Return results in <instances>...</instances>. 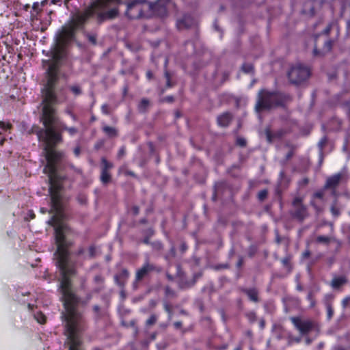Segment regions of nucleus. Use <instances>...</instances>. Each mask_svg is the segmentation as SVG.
<instances>
[{"instance_id":"79ce46f5","label":"nucleus","mask_w":350,"mask_h":350,"mask_svg":"<svg viewBox=\"0 0 350 350\" xmlns=\"http://www.w3.org/2000/svg\"><path fill=\"white\" fill-rule=\"evenodd\" d=\"M165 295L167 297H173L176 296L175 292L169 286L165 287Z\"/></svg>"},{"instance_id":"ddd939ff","label":"nucleus","mask_w":350,"mask_h":350,"mask_svg":"<svg viewBox=\"0 0 350 350\" xmlns=\"http://www.w3.org/2000/svg\"><path fill=\"white\" fill-rule=\"evenodd\" d=\"M113 164L109 162L105 158H102L100 181L103 184H107L111 181V176L109 173V171L113 167Z\"/></svg>"},{"instance_id":"09e8293b","label":"nucleus","mask_w":350,"mask_h":350,"mask_svg":"<svg viewBox=\"0 0 350 350\" xmlns=\"http://www.w3.org/2000/svg\"><path fill=\"white\" fill-rule=\"evenodd\" d=\"M267 190H262L258 194V197L260 200H264L267 198Z\"/></svg>"},{"instance_id":"6e6552de","label":"nucleus","mask_w":350,"mask_h":350,"mask_svg":"<svg viewBox=\"0 0 350 350\" xmlns=\"http://www.w3.org/2000/svg\"><path fill=\"white\" fill-rule=\"evenodd\" d=\"M289 215L293 219L300 223H302L309 217L310 213L308 207L304 204L301 197L296 196L294 198L291 202Z\"/></svg>"},{"instance_id":"ea45409f","label":"nucleus","mask_w":350,"mask_h":350,"mask_svg":"<svg viewBox=\"0 0 350 350\" xmlns=\"http://www.w3.org/2000/svg\"><path fill=\"white\" fill-rule=\"evenodd\" d=\"M246 317H247V319L250 321V322H251V323H254L256 320V315L254 312L252 311V312H247L246 314Z\"/></svg>"},{"instance_id":"6ab92c4d","label":"nucleus","mask_w":350,"mask_h":350,"mask_svg":"<svg viewBox=\"0 0 350 350\" xmlns=\"http://www.w3.org/2000/svg\"><path fill=\"white\" fill-rule=\"evenodd\" d=\"M129 273L127 269H122L118 274L114 276L116 283L120 287L125 285V283L129 278Z\"/></svg>"},{"instance_id":"f03ea898","label":"nucleus","mask_w":350,"mask_h":350,"mask_svg":"<svg viewBox=\"0 0 350 350\" xmlns=\"http://www.w3.org/2000/svg\"><path fill=\"white\" fill-rule=\"evenodd\" d=\"M44 128L38 129L36 135L39 140L44 142V154L46 161L43 172L48 176L49 184V192L51 196V209L49 213L53 216L47 223L54 221L65 220L66 214L64 212L59 193L60 185L56 182L57 164L64 157V152L57 151L54 148L63 141L62 133L56 131L52 124L57 122L55 110L53 107H42L40 117Z\"/></svg>"},{"instance_id":"e2e57ef3","label":"nucleus","mask_w":350,"mask_h":350,"mask_svg":"<svg viewBox=\"0 0 350 350\" xmlns=\"http://www.w3.org/2000/svg\"><path fill=\"white\" fill-rule=\"evenodd\" d=\"M310 256V252L309 250H306L303 254L302 256L304 258H308Z\"/></svg>"},{"instance_id":"13d9d810","label":"nucleus","mask_w":350,"mask_h":350,"mask_svg":"<svg viewBox=\"0 0 350 350\" xmlns=\"http://www.w3.org/2000/svg\"><path fill=\"white\" fill-rule=\"evenodd\" d=\"M164 309L170 314V316H171L172 309H171V306L168 304H164Z\"/></svg>"},{"instance_id":"8fccbe9b","label":"nucleus","mask_w":350,"mask_h":350,"mask_svg":"<svg viewBox=\"0 0 350 350\" xmlns=\"http://www.w3.org/2000/svg\"><path fill=\"white\" fill-rule=\"evenodd\" d=\"M332 27V23H331L328 24V25L323 31V33L325 34V35H329L331 31Z\"/></svg>"},{"instance_id":"7c9ffc66","label":"nucleus","mask_w":350,"mask_h":350,"mask_svg":"<svg viewBox=\"0 0 350 350\" xmlns=\"http://www.w3.org/2000/svg\"><path fill=\"white\" fill-rule=\"evenodd\" d=\"M153 250L156 252H161L163 250V245L160 241H154L150 243Z\"/></svg>"},{"instance_id":"bf43d9fd","label":"nucleus","mask_w":350,"mask_h":350,"mask_svg":"<svg viewBox=\"0 0 350 350\" xmlns=\"http://www.w3.org/2000/svg\"><path fill=\"white\" fill-rule=\"evenodd\" d=\"M69 167H70V169H72L75 172L77 173V174H81V170L79 169V168H77L76 167H75L72 164H70L69 165Z\"/></svg>"},{"instance_id":"f3484780","label":"nucleus","mask_w":350,"mask_h":350,"mask_svg":"<svg viewBox=\"0 0 350 350\" xmlns=\"http://www.w3.org/2000/svg\"><path fill=\"white\" fill-rule=\"evenodd\" d=\"M194 23L193 18L190 15H185L182 18L177 21V27L183 29L190 27Z\"/></svg>"},{"instance_id":"473e14b6","label":"nucleus","mask_w":350,"mask_h":350,"mask_svg":"<svg viewBox=\"0 0 350 350\" xmlns=\"http://www.w3.org/2000/svg\"><path fill=\"white\" fill-rule=\"evenodd\" d=\"M310 204L315 210L317 215L320 214L323 211V208L317 204L314 199L310 200Z\"/></svg>"},{"instance_id":"680f3d73","label":"nucleus","mask_w":350,"mask_h":350,"mask_svg":"<svg viewBox=\"0 0 350 350\" xmlns=\"http://www.w3.org/2000/svg\"><path fill=\"white\" fill-rule=\"evenodd\" d=\"M132 211H133V213L135 215H137L139 214V208L138 206H133L132 208Z\"/></svg>"},{"instance_id":"9d476101","label":"nucleus","mask_w":350,"mask_h":350,"mask_svg":"<svg viewBox=\"0 0 350 350\" xmlns=\"http://www.w3.org/2000/svg\"><path fill=\"white\" fill-rule=\"evenodd\" d=\"M154 271L159 272L160 269L157 267L154 263H150L149 257L147 256L143 265L136 271L135 281L139 282L142 280L150 273Z\"/></svg>"},{"instance_id":"20e7f679","label":"nucleus","mask_w":350,"mask_h":350,"mask_svg":"<svg viewBox=\"0 0 350 350\" xmlns=\"http://www.w3.org/2000/svg\"><path fill=\"white\" fill-rule=\"evenodd\" d=\"M63 55L62 49L57 46L52 52L53 62L46 70V81L42 89L41 105L52 107V104H59L66 100L67 97L62 88H57L58 81V63Z\"/></svg>"},{"instance_id":"f257e3e1","label":"nucleus","mask_w":350,"mask_h":350,"mask_svg":"<svg viewBox=\"0 0 350 350\" xmlns=\"http://www.w3.org/2000/svg\"><path fill=\"white\" fill-rule=\"evenodd\" d=\"M54 227L55 239L57 250V265L59 267L62 280L59 288L64 299L65 312L62 317L66 321V335L68 338L79 336L81 333L86 328L85 321L82 314L76 308L78 300L71 289V283L69 275L74 273L72 268L68 266L69 252L68 249L72 245L73 242L66 239L71 229L65 222V220L54 221L48 223Z\"/></svg>"},{"instance_id":"a19ab883","label":"nucleus","mask_w":350,"mask_h":350,"mask_svg":"<svg viewBox=\"0 0 350 350\" xmlns=\"http://www.w3.org/2000/svg\"><path fill=\"white\" fill-rule=\"evenodd\" d=\"M94 281L97 284H103L105 279L101 275H96L94 278Z\"/></svg>"},{"instance_id":"de8ad7c7","label":"nucleus","mask_w":350,"mask_h":350,"mask_svg":"<svg viewBox=\"0 0 350 350\" xmlns=\"http://www.w3.org/2000/svg\"><path fill=\"white\" fill-rule=\"evenodd\" d=\"M87 38L92 44L94 45L96 44V36L95 35L88 33Z\"/></svg>"},{"instance_id":"774afa93","label":"nucleus","mask_w":350,"mask_h":350,"mask_svg":"<svg viewBox=\"0 0 350 350\" xmlns=\"http://www.w3.org/2000/svg\"><path fill=\"white\" fill-rule=\"evenodd\" d=\"M293 150H291V151H289V152L287 153V154H286V159L287 160H288V159H290L293 157Z\"/></svg>"},{"instance_id":"c756f323","label":"nucleus","mask_w":350,"mask_h":350,"mask_svg":"<svg viewBox=\"0 0 350 350\" xmlns=\"http://www.w3.org/2000/svg\"><path fill=\"white\" fill-rule=\"evenodd\" d=\"M164 77L166 79V87L172 88L173 84L171 82L172 74L167 70H164Z\"/></svg>"},{"instance_id":"423d86ee","label":"nucleus","mask_w":350,"mask_h":350,"mask_svg":"<svg viewBox=\"0 0 350 350\" xmlns=\"http://www.w3.org/2000/svg\"><path fill=\"white\" fill-rule=\"evenodd\" d=\"M291 100V97L288 95L262 90L258 92L255 109L258 112L262 110H269L277 107L283 106L285 103Z\"/></svg>"},{"instance_id":"49530a36","label":"nucleus","mask_w":350,"mask_h":350,"mask_svg":"<svg viewBox=\"0 0 350 350\" xmlns=\"http://www.w3.org/2000/svg\"><path fill=\"white\" fill-rule=\"evenodd\" d=\"M323 196H324V193L323 191H317L315 192L313 196H312V199H314L315 200L316 198H319V199H321L322 200L323 198Z\"/></svg>"},{"instance_id":"0eeeda50","label":"nucleus","mask_w":350,"mask_h":350,"mask_svg":"<svg viewBox=\"0 0 350 350\" xmlns=\"http://www.w3.org/2000/svg\"><path fill=\"white\" fill-rule=\"evenodd\" d=\"M310 75V68L301 63L293 64L287 72V77L290 83L297 86L306 82Z\"/></svg>"},{"instance_id":"603ef678","label":"nucleus","mask_w":350,"mask_h":350,"mask_svg":"<svg viewBox=\"0 0 350 350\" xmlns=\"http://www.w3.org/2000/svg\"><path fill=\"white\" fill-rule=\"evenodd\" d=\"M101 111L104 114H106V115L109 114V111L108 105L107 104L103 105L101 107Z\"/></svg>"},{"instance_id":"39448f33","label":"nucleus","mask_w":350,"mask_h":350,"mask_svg":"<svg viewBox=\"0 0 350 350\" xmlns=\"http://www.w3.org/2000/svg\"><path fill=\"white\" fill-rule=\"evenodd\" d=\"M106 0H95L81 12L76 13L68 27L64 28L61 33V40L62 42H67L71 40L75 35L77 29L83 27L85 23L94 14L97 18L98 8L103 7Z\"/></svg>"},{"instance_id":"a878e982","label":"nucleus","mask_w":350,"mask_h":350,"mask_svg":"<svg viewBox=\"0 0 350 350\" xmlns=\"http://www.w3.org/2000/svg\"><path fill=\"white\" fill-rule=\"evenodd\" d=\"M96 254H97L96 247L95 245H92L89 247L88 250V254H86V256H84L83 259L87 260V259L94 258L96 256Z\"/></svg>"},{"instance_id":"4468645a","label":"nucleus","mask_w":350,"mask_h":350,"mask_svg":"<svg viewBox=\"0 0 350 350\" xmlns=\"http://www.w3.org/2000/svg\"><path fill=\"white\" fill-rule=\"evenodd\" d=\"M286 131L284 129H280L274 133H271L269 128H267L265 130L267 141L269 143H272L275 139L282 138L285 134Z\"/></svg>"},{"instance_id":"37998d69","label":"nucleus","mask_w":350,"mask_h":350,"mask_svg":"<svg viewBox=\"0 0 350 350\" xmlns=\"http://www.w3.org/2000/svg\"><path fill=\"white\" fill-rule=\"evenodd\" d=\"M327 142V138L325 136L323 137L320 139V141L318 143V146H319V148L321 149V150H322L323 149V148L326 145Z\"/></svg>"},{"instance_id":"dca6fc26","label":"nucleus","mask_w":350,"mask_h":350,"mask_svg":"<svg viewBox=\"0 0 350 350\" xmlns=\"http://www.w3.org/2000/svg\"><path fill=\"white\" fill-rule=\"evenodd\" d=\"M68 350H83L81 346L82 342L81 337L75 336L67 338Z\"/></svg>"},{"instance_id":"412c9836","label":"nucleus","mask_w":350,"mask_h":350,"mask_svg":"<svg viewBox=\"0 0 350 350\" xmlns=\"http://www.w3.org/2000/svg\"><path fill=\"white\" fill-rule=\"evenodd\" d=\"M232 119V116L229 112H225L217 117V121L219 126L227 127Z\"/></svg>"},{"instance_id":"69168bd1","label":"nucleus","mask_w":350,"mask_h":350,"mask_svg":"<svg viewBox=\"0 0 350 350\" xmlns=\"http://www.w3.org/2000/svg\"><path fill=\"white\" fill-rule=\"evenodd\" d=\"M243 258L242 257H239V259L237 263V267H241L243 265Z\"/></svg>"},{"instance_id":"9b49d317","label":"nucleus","mask_w":350,"mask_h":350,"mask_svg":"<svg viewBox=\"0 0 350 350\" xmlns=\"http://www.w3.org/2000/svg\"><path fill=\"white\" fill-rule=\"evenodd\" d=\"M170 2V0H157V2L152 3L151 10H148L150 16L152 15H157L161 17H163L167 15V6Z\"/></svg>"},{"instance_id":"e433bc0d","label":"nucleus","mask_w":350,"mask_h":350,"mask_svg":"<svg viewBox=\"0 0 350 350\" xmlns=\"http://www.w3.org/2000/svg\"><path fill=\"white\" fill-rule=\"evenodd\" d=\"M35 319L41 324L46 322V317L42 312H38L35 315Z\"/></svg>"},{"instance_id":"5fc2aeb1","label":"nucleus","mask_w":350,"mask_h":350,"mask_svg":"<svg viewBox=\"0 0 350 350\" xmlns=\"http://www.w3.org/2000/svg\"><path fill=\"white\" fill-rule=\"evenodd\" d=\"M125 153H126L125 147L122 146L120 148V150L118 151V157L119 158H121L125 154Z\"/></svg>"},{"instance_id":"864d4df0","label":"nucleus","mask_w":350,"mask_h":350,"mask_svg":"<svg viewBox=\"0 0 350 350\" xmlns=\"http://www.w3.org/2000/svg\"><path fill=\"white\" fill-rule=\"evenodd\" d=\"M174 96H167L163 98L161 100V102L172 103V102H174Z\"/></svg>"},{"instance_id":"1a4fd4ad","label":"nucleus","mask_w":350,"mask_h":350,"mask_svg":"<svg viewBox=\"0 0 350 350\" xmlns=\"http://www.w3.org/2000/svg\"><path fill=\"white\" fill-rule=\"evenodd\" d=\"M291 321L295 327L299 332L301 335L308 334L316 327L314 321L309 319H302L300 317H291Z\"/></svg>"},{"instance_id":"3c124183","label":"nucleus","mask_w":350,"mask_h":350,"mask_svg":"<svg viewBox=\"0 0 350 350\" xmlns=\"http://www.w3.org/2000/svg\"><path fill=\"white\" fill-rule=\"evenodd\" d=\"M350 301V297H347L344 298L342 301V306L344 308H347V305Z\"/></svg>"},{"instance_id":"2f4dec72","label":"nucleus","mask_w":350,"mask_h":350,"mask_svg":"<svg viewBox=\"0 0 350 350\" xmlns=\"http://www.w3.org/2000/svg\"><path fill=\"white\" fill-rule=\"evenodd\" d=\"M69 88L75 96H79L82 94L81 88L79 85H71Z\"/></svg>"},{"instance_id":"f8f14e48","label":"nucleus","mask_w":350,"mask_h":350,"mask_svg":"<svg viewBox=\"0 0 350 350\" xmlns=\"http://www.w3.org/2000/svg\"><path fill=\"white\" fill-rule=\"evenodd\" d=\"M319 35H315L312 38V41L314 42L312 53L314 57H323L326 53H329L332 51L334 45V40L331 39L326 40L324 43L322 51H320L318 50L316 44Z\"/></svg>"},{"instance_id":"2eb2a0df","label":"nucleus","mask_w":350,"mask_h":350,"mask_svg":"<svg viewBox=\"0 0 350 350\" xmlns=\"http://www.w3.org/2000/svg\"><path fill=\"white\" fill-rule=\"evenodd\" d=\"M241 291L248 297L250 301L254 303L259 302V292L256 288H242Z\"/></svg>"},{"instance_id":"6e6d98bb","label":"nucleus","mask_w":350,"mask_h":350,"mask_svg":"<svg viewBox=\"0 0 350 350\" xmlns=\"http://www.w3.org/2000/svg\"><path fill=\"white\" fill-rule=\"evenodd\" d=\"M237 143L240 146H245L246 145V141L243 138H238Z\"/></svg>"},{"instance_id":"bb28decb","label":"nucleus","mask_w":350,"mask_h":350,"mask_svg":"<svg viewBox=\"0 0 350 350\" xmlns=\"http://www.w3.org/2000/svg\"><path fill=\"white\" fill-rule=\"evenodd\" d=\"M330 211L332 215L335 217H338L340 215V208L337 206L336 200L332 203L330 208Z\"/></svg>"},{"instance_id":"393cba45","label":"nucleus","mask_w":350,"mask_h":350,"mask_svg":"<svg viewBox=\"0 0 350 350\" xmlns=\"http://www.w3.org/2000/svg\"><path fill=\"white\" fill-rule=\"evenodd\" d=\"M150 106V101L147 98H142L138 104L137 109L140 113H145Z\"/></svg>"},{"instance_id":"338daca9","label":"nucleus","mask_w":350,"mask_h":350,"mask_svg":"<svg viewBox=\"0 0 350 350\" xmlns=\"http://www.w3.org/2000/svg\"><path fill=\"white\" fill-rule=\"evenodd\" d=\"M80 148L79 147H77L74 149V154H75V156L78 157L80 154Z\"/></svg>"},{"instance_id":"c03bdc74","label":"nucleus","mask_w":350,"mask_h":350,"mask_svg":"<svg viewBox=\"0 0 350 350\" xmlns=\"http://www.w3.org/2000/svg\"><path fill=\"white\" fill-rule=\"evenodd\" d=\"M75 255L78 257L83 258L84 256H86V254H85V249L83 247H79L75 252Z\"/></svg>"},{"instance_id":"a211bd4d","label":"nucleus","mask_w":350,"mask_h":350,"mask_svg":"<svg viewBox=\"0 0 350 350\" xmlns=\"http://www.w3.org/2000/svg\"><path fill=\"white\" fill-rule=\"evenodd\" d=\"M342 178V174L340 173L336 174L330 177H329L325 183V189H335L340 183V180Z\"/></svg>"},{"instance_id":"0e129e2a","label":"nucleus","mask_w":350,"mask_h":350,"mask_svg":"<svg viewBox=\"0 0 350 350\" xmlns=\"http://www.w3.org/2000/svg\"><path fill=\"white\" fill-rule=\"evenodd\" d=\"M174 325L175 328L179 329L182 326V323L180 321H176V322H174Z\"/></svg>"},{"instance_id":"72a5a7b5","label":"nucleus","mask_w":350,"mask_h":350,"mask_svg":"<svg viewBox=\"0 0 350 350\" xmlns=\"http://www.w3.org/2000/svg\"><path fill=\"white\" fill-rule=\"evenodd\" d=\"M157 321V317L156 314H151L150 317L146 320V325L149 327L156 323Z\"/></svg>"},{"instance_id":"4d7b16f0","label":"nucleus","mask_w":350,"mask_h":350,"mask_svg":"<svg viewBox=\"0 0 350 350\" xmlns=\"http://www.w3.org/2000/svg\"><path fill=\"white\" fill-rule=\"evenodd\" d=\"M77 199H78V201L81 204H85L86 203L87 199H86V197L85 196H78Z\"/></svg>"},{"instance_id":"a18cd8bd","label":"nucleus","mask_w":350,"mask_h":350,"mask_svg":"<svg viewBox=\"0 0 350 350\" xmlns=\"http://www.w3.org/2000/svg\"><path fill=\"white\" fill-rule=\"evenodd\" d=\"M78 132H79L78 129H77L76 127H74V126L69 127L68 129V133H69V135L70 136H75V135H77L78 133Z\"/></svg>"},{"instance_id":"7ed1b4c3","label":"nucleus","mask_w":350,"mask_h":350,"mask_svg":"<svg viewBox=\"0 0 350 350\" xmlns=\"http://www.w3.org/2000/svg\"><path fill=\"white\" fill-rule=\"evenodd\" d=\"M126 4V15L131 19L142 17H150L148 10L152 8L150 2L146 0H106L103 7L98 8L97 21L99 23L105 21L111 20L118 16V5Z\"/></svg>"},{"instance_id":"cd10ccee","label":"nucleus","mask_w":350,"mask_h":350,"mask_svg":"<svg viewBox=\"0 0 350 350\" xmlns=\"http://www.w3.org/2000/svg\"><path fill=\"white\" fill-rule=\"evenodd\" d=\"M176 256V248L175 246L172 244L170 251L167 254H166L164 256L165 259L168 262H170V260Z\"/></svg>"},{"instance_id":"c85d7f7f","label":"nucleus","mask_w":350,"mask_h":350,"mask_svg":"<svg viewBox=\"0 0 350 350\" xmlns=\"http://www.w3.org/2000/svg\"><path fill=\"white\" fill-rule=\"evenodd\" d=\"M291 258L292 256L291 255H287L281 260L283 266L287 268L289 271H291L292 269V265L291 263Z\"/></svg>"},{"instance_id":"c9c22d12","label":"nucleus","mask_w":350,"mask_h":350,"mask_svg":"<svg viewBox=\"0 0 350 350\" xmlns=\"http://www.w3.org/2000/svg\"><path fill=\"white\" fill-rule=\"evenodd\" d=\"M195 283H196V280L195 279H193L190 282H185V283L183 282V281H180L179 282V286L182 288H186L191 287L192 286L194 285Z\"/></svg>"},{"instance_id":"b1692460","label":"nucleus","mask_w":350,"mask_h":350,"mask_svg":"<svg viewBox=\"0 0 350 350\" xmlns=\"http://www.w3.org/2000/svg\"><path fill=\"white\" fill-rule=\"evenodd\" d=\"M320 290L319 287H317L315 290H311L308 292L307 295V299L310 302V308H314L316 305V301L314 299L315 293L319 292Z\"/></svg>"},{"instance_id":"f704fd0d","label":"nucleus","mask_w":350,"mask_h":350,"mask_svg":"<svg viewBox=\"0 0 350 350\" xmlns=\"http://www.w3.org/2000/svg\"><path fill=\"white\" fill-rule=\"evenodd\" d=\"M317 242L319 243L328 244L330 242V238L327 236H318L317 237Z\"/></svg>"},{"instance_id":"aec40b11","label":"nucleus","mask_w":350,"mask_h":350,"mask_svg":"<svg viewBox=\"0 0 350 350\" xmlns=\"http://www.w3.org/2000/svg\"><path fill=\"white\" fill-rule=\"evenodd\" d=\"M334 297L331 294H327L324 297V304L327 310V319L329 320L332 318L334 315V310L332 308V301Z\"/></svg>"},{"instance_id":"4c0bfd02","label":"nucleus","mask_w":350,"mask_h":350,"mask_svg":"<svg viewBox=\"0 0 350 350\" xmlns=\"http://www.w3.org/2000/svg\"><path fill=\"white\" fill-rule=\"evenodd\" d=\"M242 70L245 73H250V72H253L254 66L251 64H244L242 66Z\"/></svg>"},{"instance_id":"58836bf2","label":"nucleus","mask_w":350,"mask_h":350,"mask_svg":"<svg viewBox=\"0 0 350 350\" xmlns=\"http://www.w3.org/2000/svg\"><path fill=\"white\" fill-rule=\"evenodd\" d=\"M55 104H52L51 106L55 109L53 105H55ZM56 111V109H55ZM55 116H57L55 114ZM57 118H58L57 116H56ZM57 124H59V126L61 127V131H68V126H67L64 122H59V118H57V122H56ZM55 124V123L53 124H52V126L54 128L53 125Z\"/></svg>"},{"instance_id":"5701e85b","label":"nucleus","mask_w":350,"mask_h":350,"mask_svg":"<svg viewBox=\"0 0 350 350\" xmlns=\"http://www.w3.org/2000/svg\"><path fill=\"white\" fill-rule=\"evenodd\" d=\"M102 130L109 137H116L118 135V131L115 127L104 125Z\"/></svg>"},{"instance_id":"4be33fe9","label":"nucleus","mask_w":350,"mask_h":350,"mask_svg":"<svg viewBox=\"0 0 350 350\" xmlns=\"http://www.w3.org/2000/svg\"><path fill=\"white\" fill-rule=\"evenodd\" d=\"M347 282H348V280L345 275L334 276L331 281L330 286L334 289H338L340 286L347 284Z\"/></svg>"},{"instance_id":"052dcab7","label":"nucleus","mask_w":350,"mask_h":350,"mask_svg":"<svg viewBox=\"0 0 350 350\" xmlns=\"http://www.w3.org/2000/svg\"><path fill=\"white\" fill-rule=\"evenodd\" d=\"M187 248H188L187 245L185 242H183L180 244V250L182 252H185L187 250Z\"/></svg>"}]
</instances>
